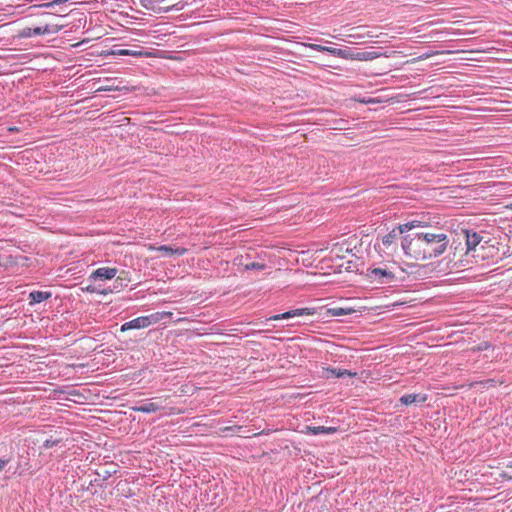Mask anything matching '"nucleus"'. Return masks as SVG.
Returning a JSON list of instances; mask_svg holds the SVG:
<instances>
[{"instance_id": "10", "label": "nucleus", "mask_w": 512, "mask_h": 512, "mask_svg": "<svg viewBox=\"0 0 512 512\" xmlns=\"http://www.w3.org/2000/svg\"><path fill=\"white\" fill-rule=\"evenodd\" d=\"M52 297L50 291H32L29 293L28 300L30 305H35L46 301Z\"/></svg>"}, {"instance_id": "27", "label": "nucleus", "mask_w": 512, "mask_h": 512, "mask_svg": "<svg viewBox=\"0 0 512 512\" xmlns=\"http://www.w3.org/2000/svg\"><path fill=\"white\" fill-rule=\"evenodd\" d=\"M310 47L313 50H316V51H319V52H328V53H329V50H332V48H333V47L322 46V45H319V44H310Z\"/></svg>"}, {"instance_id": "33", "label": "nucleus", "mask_w": 512, "mask_h": 512, "mask_svg": "<svg viewBox=\"0 0 512 512\" xmlns=\"http://www.w3.org/2000/svg\"><path fill=\"white\" fill-rule=\"evenodd\" d=\"M501 476L512 480V476H509L506 472H503Z\"/></svg>"}, {"instance_id": "18", "label": "nucleus", "mask_w": 512, "mask_h": 512, "mask_svg": "<svg viewBox=\"0 0 512 512\" xmlns=\"http://www.w3.org/2000/svg\"><path fill=\"white\" fill-rule=\"evenodd\" d=\"M308 429L313 435L332 434L336 431L335 427H325V426L308 427Z\"/></svg>"}, {"instance_id": "31", "label": "nucleus", "mask_w": 512, "mask_h": 512, "mask_svg": "<svg viewBox=\"0 0 512 512\" xmlns=\"http://www.w3.org/2000/svg\"><path fill=\"white\" fill-rule=\"evenodd\" d=\"M490 347V344L488 342H484L482 343L479 347H478V351H483V350H486Z\"/></svg>"}, {"instance_id": "35", "label": "nucleus", "mask_w": 512, "mask_h": 512, "mask_svg": "<svg viewBox=\"0 0 512 512\" xmlns=\"http://www.w3.org/2000/svg\"><path fill=\"white\" fill-rule=\"evenodd\" d=\"M486 382H487V383H490V385H493L494 380H493V379H488Z\"/></svg>"}, {"instance_id": "19", "label": "nucleus", "mask_w": 512, "mask_h": 512, "mask_svg": "<svg viewBox=\"0 0 512 512\" xmlns=\"http://www.w3.org/2000/svg\"><path fill=\"white\" fill-rule=\"evenodd\" d=\"M151 318H153V324L161 321V320H164V319H171L172 316H173V313L172 312H166V311H163V312H156V313H153V314H150Z\"/></svg>"}, {"instance_id": "24", "label": "nucleus", "mask_w": 512, "mask_h": 512, "mask_svg": "<svg viewBox=\"0 0 512 512\" xmlns=\"http://www.w3.org/2000/svg\"><path fill=\"white\" fill-rule=\"evenodd\" d=\"M83 291L85 292H89V293H101V294H107V291L106 290H101L100 289V286H96V285H93V284H90L84 288H82Z\"/></svg>"}, {"instance_id": "13", "label": "nucleus", "mask_w": 512, "mask_h": 512, "mask_svg": "<svg viewBox=\"0 0 512 512\" xmlns=\"http://www.w3.org/2000/svg\"><path fill=\"white\" fill-rule=\"evenodd\" d=\"M111 54L115 55V56L143 57V56H147L149 53L142 51V50L118 49V50H113L111 52Z\"/></svg>"}, {"instance_id": "23", "label": "nucleus", "mask_w": 512, "mask_h": 512, "mask_svg": "<svg viewBox=\"0 0 512 512\" xmlns=\"http://www.w3.org/2000/svg\"><path fill=\"white\" fill-rule=\"evenodd\" d=\"M141 4L146 9H150L153 11L158 10V0H141Z\"/></svg>"}, {"instance_id": "6", "label": "nucleus", "mask_w": 512, "mask_h": 512, "mask_svg": "<svg viewBox=\"0 0 512 512\" xmlns=\"http://www.w3.org/2000/svg\"><path fill=\"white\" fill-rule=\"evenodd\" d=\"M117 272V268L101 267L93 271L88 280L93 282L111 280L117 275Z\"/></svg>"}, {"instance_id": "11", "label": "nucleus", "mask_w": 512, "mask_h": 512, "mask_svg": "<svg viewBox=\"0 0 512 512\" xmlns=\"http://www.w3.org/2000/svg\"><path fill=\"white\" fill-rule=\"evenodd\" d=\"M132 409L136 412L155 413V412L163 409V406L157 402H146V403H142L139 406H134Z\"/></svg>"}, {"instance_id": "28", "label": "nucleus", "mask_w": 512, "mask_h": 512, "mask_svg": "<svg viewBox=\"0 0 512 512\" xmlns=\"http://www.w3.org/2000/svg\"><path fill=\"white\" fill-rule=\"evenodd\" d=\"M58 443H59V440L47 439L44 441L43 446L46 449H50V448L54 447L55 445H57Z\"/></svg>"}, {"instance_id": "16", "label": "nucleus", "mask_w": 512, "mask_h": 512, "mask_svg": "<svg viewBox=\"0 0 512 512\" xmlns=\"http://www.w3.org/2000/svg\"><path fill=\"white\" fill-rule=\"evenodd\" d=\"M382 54L375 51V50H371V51H356L355 52V60H359V61H369V60H373V59H376L378 57H380Z\"/></svg>"}, {"instance_id": "17", "label": "nucleus", "mask_w": 512, "mask_h": 512, "mask_svg": "<svg viewBox=\"0 0 512 512\" xmlns=\"http://www.w3.org/2000/svg\"><path fill=\"white\" fill-rule=\"evenodd\" d=\"M354 312H355V310L353 308H342V307H334V308H329L327 310V314L332 317L349 315Z\"/></svg>"}, {"instance_id": "7", "label": "nucleus", "mask_w": 512, "mask_h": 512, "mask_svg": "<svg viewBox=\"0 0 512 512\" xmlns=\"http://www.w3.org/2000/svg\"><path fill=\"white\" fill-rule=\"evenodd\" d=\"M315 313L314 308H297L293 310H289L287 312H284L282 314H276L266 319V322L268 321H276V320H283V319H289L296 316H304V315H313Z\"/></svg>"}, {"instance_id": "29", "label": "nucleus", "mask_w": 512, "mask_h": 512, "mask_svg": "<svg viewBox=\"0 0 512 512\" xmlns=\"http://www.w3.org/2000/svg\"><path fill=\"white\" fill-rule=\"evenodd\" d=\"M10 458H0V471H2L5 466L10 462Z\"/></svg>"}, {"instance_id": "14", "label": "nucleus", "mask_w": 512, "mask_h": 512, "mask_svg": "<svg viewBox=\"0 0 512 512\" xmlns=\"http://www.w3.org/2000/svg\"><path fill=\"white\" fill-rule=\"evenodd\" d=\"M355 52L352 51L349 48L346 49H340V48H332V50H329V53L335 57L343 58V59H350L355 60Z\"/></svg>"}, {"instance_id": "1", "label": "nucleus", "mask_w": 512, "mask_h": 512, "mask_svg": "<svg viewBox=\"0 0 512 512\" xmlns=\"http://www.w3.org/2000/svg\"><path fill=\"white\" fill-rule=\"evenodd\" d=\"M448 244L449 240L446 234L425 232L423 246L425 260L442 255L446 251Z\"/></svg>"}, {"instance_id": "2", "label": "nucleus", "mask_w": 512, "mask_h": 512, "mask_svg": "<svg viewBox=\"0 0 512 512\" xmlns=\"http://www.w3.org/2000/svg\"><path fill=\"white\" fill-rule=\"evenodd\" d=\"M425 232L406 234L402 238V249L407 257L416 261H424L423 246Z\"/></svg>"}, {"instance_id": "5", "label": "nucleus", "mask_w": 512, "mask_h": 512, "mask_svg": "<svg viewBox=\"0 0 512 512\" xmlns=\"http://www.w3.org/2000/svg\"><path fill=\"white\" fill-rule=\"evenodd\" d=\"M153 318H151L150 315L148 316H140V317H137L133 320H130L128 322H125L121 325V328L120 330L122 332H125V331H128V330H131V329H142V328H146V327H149L150 325L153 324Z\"/></svg>"}, {"instance_id": "9", "label": "nucleus", "mask_w": 512, "mask_h": 512, "mask_svg": "<svg viewBox=\"0 0 512 512\" xmlns=\"http://www.w3.org/2000/svg\"><path fill=\"white\" fill-rule=\"evenodd\" d=\"M323 370H324L323 371V377H325L327 379L330 376L329 375H324L325 372L329 373L331 376L336 377V378H342V377H345V376H349V377H356L357 376L356 372H352V371L347 370V369L327 367V368H323Z\"/></svg>"}, {"instance_id": "22", "label": "nucleus", "mask_w": 512, "mask_h": 512, "mask_svg": "<svg viewBox=\"0 0 512 512\" xmlns=\"http://www.w3.org/2000/svg\"><path fill=\"white\" fill-rule=\"evenodd\" d=\"M158 250L161 252H164L166 255H172L174 253H178L179 255H181L184 252V249L173 250V248H171L170 246H167V245H162V246L158 247Z\"/></svg>"}, {"instance_id": "32", "label": "nucleus", "mask_w": 512, "mask_h": 512, "mask_svg": "<svg viewBox=\"0 0 512 512\" xmlns=\"http://www.w3.org/2000/svg\"><path fill=\"white\" fill-rule=\"evenodd\" d=\"M503 255L506 257L512 255V251L510 250V247H508L507 250L503 252Z\"/></svg>"}, {"instance_id": "15", "label": "nucleus", "mask_w": 512, "mask_h": 512, "mask_svg": "<svg viewBox=\"0 0 512 512\" xmlns=\"http://www.w3.org/2000/svg\"><path fill=\"white\" fill-rule=\"evenodd\" d=\"M400 235H401L400 228L394 227L389 233H387L386 235H384L382 237V243L386 247H389L391 244L396 242V240L399 238Z\"/></svg>"}, {"instance_id": "30", "label": "nucleus", "mask_w": 512, "mask_h": 512, "mask_svg": "<svg viewBox=\"0 0 512 512\" xmlns=\"http://www.w3.org/2000/svg\"><path fill=\"white\" fill-rule=\"evenodd\" d=\"M123 286V279L121 277H117L114 282V289Z\"/></svg>"}, {"instance_id": "36", "label": "nucleus", "mask_w": 512, "mask_h": 512, "mask_svg": "<svg viewBox=\"0 0 512 512\" xmlns=\"http://www.w3.org/2000/svg\"><path fill=\"white\" fill-rule=\"evenodd\" d=\"M507 468H512V461L507 464Z\"/></svg>"}, {"instance_id": "3", "label": "nucleus", "mask_w": 512, "mask_h": 512, "mask_svg": "<svg viewBox=\"0 0 512 512\" xmlns=\"http://www.w3.org/2000/svg\"><path fill=\"white\" fill-rule=\"evenodd\" d=\"M63 26L61 25H45L44 27H36V28H30L25 27L19 32V37L21 38H29L36 35H44V34H50V33H58Z\"/></svg>"}, {"instance_id": "4", "label": "nucleus", "mask_w": 512, "mask_h": 512, "mask_svg": "<svg viewBox=\"0 0 512 512\" xmlns=\"http://www.w3.org/2000/svg\"><path fill=\"white\" fill-rule=\"evenodd\" d=\"M367 276L378 280L381 284H388L395 280L394 273L385 268H370L367 270Z\"/></svg>"}, {"instance_id": "25", "label": "nucleus", "mask_w": 512, "mask_h": 512, "mask_svg": "<svg viewBox=\"0 0 512 512\" xmlns=\"http://www.w3.org/2000/svg\"><path fill=\"white\" fill-rule=\"evenodd\" d=\"M265 264L259 262H251L245 265V270H263Z\"/></svg>"}, {"instance_id": "21", "label": "nucleus", "mask_w": 512, "mask_h": 512, "mask_svg": "<svg viewBox=\"0 0 512 512\" xmlns=\"http://www.w3.org/2000/svg\"><path fill=\"white\" fill-rule=\"evenodd\" d=\"M175 4L173 3V0H158V10H165L169 11L171 8H173Z\"/></svg>"}, {"instance_id": "26", "label": "nucleus", "mask_w": 512, "mask_h": 512, "mask_svg": "<svg viewBox=\"0 0 512 512\" xmlns=\"http://www.w3.org/2000/svg\"><path fill=\"white\" fill-rule=\"evenodd\" d=\"M67 1L68 0H53V1H50V2L42 4L41 7L52 8V7L56 6V5L64 4Z\"/></svg>"}, {"instance_id": "12", "label": "nucleus", "mask_w": 512, "mask_h": 512, "mask_svg": "<svg viewBox=\"0 0 512 512\" xmlns=\"http://www.w3.org/2000/svg\"><path fill=\"white\" fill-rule=\"evenodd\" d=\"M426 400L427 396L422 394H405L399 399L400 403L404 405H411L416 402L424 403Z\"/></svg>"}, {"instance_id": "20", "label": "nucleus", "mask_w": 512, "mask_h": 512, "mask_svg": "<svg viewBox=\"0 0 512 512\" xmlns=\"http://www.w3.org/2000/svg\"><path fill=\"white\" fill-rule=\"evenodd\" d=\"M420 223H421L420 221L413 220V221H409L405 224L399 225V226H397V228H400L401 235H402L405 232H409L410 230H412L416 227H419Z\"/></svg>"}, {"instance_id": "34", "label": "nucleus", "mask_w": 512, "mask_h": 512, "mask_svg": "<svg viewBox=\"0 0 512 512\" xmlns=\"http://www.w3.org/2000/svg\"><path fill=\"white\" fill-rule=\"evenodd\" d=\"M486 382H487V383H490V385H493L494 380H493V379H488Z\"/></svg>"}, {"instance_id": "8", "label": "nucleus", "mask_w": 512, "mask_h": 512, "mask_svg": "<svg viewBox=\"0 0 512 512\" xmlns=\"http://www.w3.org/2000/svg\"><path fill=\"white\" fill-rule=\"evenodd\" d=\"M465 237H466V246H467V253L474 251L476 246H478L482 240V237L477 232H471L469 230H465Z\"/></svg>"}]
</instances>
